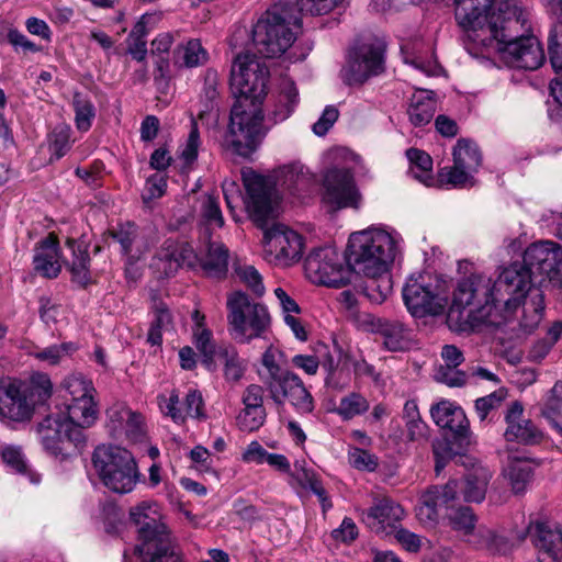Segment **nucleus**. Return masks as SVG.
<instances>
[{"mask_svg": "<svg viewBox=\"0 0 562 562\" xmlns=\"http://www.w3.org/2000/svg\"><path fill=\"white\" fill-rule=\"evenodd\" d=\"M516 267L504 268L493 281L484 274H471L459 281L447 319L450 327L463 331L479 325L499 328L520 300L517 290L524 284Z\"/></svg>", "mask_w": 562, "mask_h": 562, "instance_id": "1", "label": "nucleus"}, {"mask_svg": "<svg viewBox=\"0 0 562 562\" xmlns=\"http://www.w3.org/2000/svg\"><path fill=\"white\" fill-rule=\"evenodd\" d=\"M269 68L256 55L236 56L231 69V90L236 99L231 110L226 142L241 157L250 156L263 134L261 103L267 94Z\"/></svg>", "mask_w": 562, "mask_h": 562, "instance_id": "2", "label": "nucleus"}, {"mask_svg": "<svg viewBox=\"0 0 562 562\" xmlns=\"http://www.w3.org/2000/svg\"><path fill=\"white\" fill-rule=\"evenodd\" d=\"M529 29L528 13L518 1L501 0L490 27L485 33L475 34L473 44L501 52L510 67L536 70L544 63L546 56L538 38L526 35Z\"/></svg>", "mask_w": 562, "mask_h": 562, "instance_id": "3", "label": "nucleus"}, {"mask_svg": "<svg viewBox=\"0 0 562 562\" xmlns=\"http://www.w3.org/2000/svg\"><path fill=\"white\" fill-rule=\"evenodd\" d=\"M241 178L247 192L246 207L250 218L263 231L262 243L270 260L288 266L301 259L304 248L303 237L280 223L268 226V221L277 215V211H274L273 190L267 184L265 178L251 168L243 169Z\"/></svg>", "mask_w": 562, "mask_h": 562, "instance_id": "4", "label": "nucleus"}, {"mask_svg": "<svg viewBox=\"0 0 562 562\" xmlns=\"http://www.w3.org/2000/svg\"><path fill=\"white\" fill-rule=\"evenodd\" d=\"M490 474L485 469H474L461 480H449L445 485H432L419 497L416 515L420 522L432 525L439 508L453 509L461 502L481 503L485 498Z\"/></svg>", "mask_w": 562, "mask_h": 562, "instance_id": "5", "label": "nucleus"}, {"mask_svg": "<svg viewBox=\"0 0 562 562\" xmlns=\"http://www.w3.org/2000/svg\"><path fill=\"white\" fill-rule=\"evenodd\" d=\"M302 21L290 1L271 5L252 27V42L265 58L282 56L294 43Z\"/></svg>", "mask_w": 562, "mask_h": 562, "instance_id": "6", "label": "nucleus"}, {"mask_svg": "<svg viewBox=\"0 0 562 562\" xmlns=\"http://www.w3.org/2000/svg\"><path fill=\"white\" fill-rule=\"evenodd\" d=\"M130 517L138 527L140 543L135 552L142 562H180V553L167 526L161 521L158 505L142 502L131 508Z\"/></svg>", "mask_w": 562, "mask_h": 562, "instance_id": "7", "label": "nucleus"}, {"mask_svg": "<svg viewBox=\"0 0 562 562\" xmlns=\"http://www.w3.org/2000/svg\"><path fill=\"white\" fill-rule=\"evenodd\" d=\"M430 415L437 426L447 429L445 437L432 443L435 471L439 474L450 460L464 454L472 434L464 411L450 401L442 400L432 405Z\"/></svg>", "mask_w": 562, "mask_h": 562, "instance_id": "8", "label": "nucleus"}, {"mask_svg": "<svg viewBox=\"0 0 562 562\" xmlns=\"http://www.w3.org/2000/svg\"><path fill=\"white\" fill-rule=\"evenodd\" d=\"M397 254L394 237L382 229L352 233L345 255L353 274L379 273L387 270Z\"/></svg>", "mask_w": 562, "mask_h": 562, "instance_id": "9", "label": "nucleus"}, {"mask_svg": "<svg viewBox=\"0 0 562 562\" xmlns=\"http://www.w3.org/2000/svg\"><path fill=\"white\" fill-rule=\"evenodd\" d=\"M509 267H516L525 279L521 289L517 290L521 301L531 285L562 281V248L549 240L533 243L525 250L522 263L515 262Z\"/></svg>", "mask_w": 562, "mask_h": 562, "instance_id": "10", "label": "nucleus"}, {"mask_svg": "<svg viewBox=\"0 0 562 562\" xmlns=\"http://www.w3.org/2000/svg\"><path fill=\"white\" fill-rule=\"evenodd\" d=\"M92 464L104 486L114 493L132 492L140 476L133 454L119 446H98Z\"/></svg>", "mask_w": 562, "mask_h": 562, "instance_id": "11", "label": "nucleus"}, {"mask_svg": "<svg viewBox=\"0 0 562 562\" xmlns=\"http://www.w3.org/2000/svg\"><path fill=\"white\" fill-rule=\"evenodd\" d=\"M226 307L228 330L239 342L249 344L255 338H261L270 327L268 308L241 291L228 294Z\"/></svg>", "mask_w": 562, "mask_h": 562, "instance_id": "12", "label": "nucleus"}, {"mask_svg": "<svg viewBox=\"0 0 562 562\" xmlns=\"http://www.w3.org/2000/svg\"><path fill=\"white\" fill-rule=\"evenodd\" d=\"M36 432L44 451L60 461L78 456L87 441L85 431L67 424L61 413L47 415L38 423Z\"/></svg>", "mask_w": 562, "mask_h": 562, "instance_id": "13", "label": "nucleus"}, {"mask_svg": "<svg viewBox=\"0 0 562 562\" xmlns=\"http://www.w3.org/2000/svg\"><path fill=\"white\" fill-rule=\"evenodd\" d=\"M385 45L378 38H368L350 48L341 78L348 86H361L384 71Z\"/></svg>", "mask_w": 562, "mask_h": 562, "instance_id": "14", "label": "nucleus"}, {"mask_svg": "<svg viewBox=\"0 0 562 562\" xmlns=\"http://www.w3.org/2000/svg\"><path fill=\"white\" fill-rule=\"evenodd\" d=\"M306 277L317 284L342 288L350 283L353 276L351 267L344 266L336 248L325 246L314 249L305 259Z\"/></svg>", "mask_w": 562, "mask_h": 562, "instance_id": "15", "label": "nucleus"}, {"mask_svg": "<svg viewBox=\"0 0 562 562\" xmlns=\"http://www.w3.org/2000/svg\"><path fill=\"white\" fill-rule=\"evenodd\" d=\"M452 156L453 166L440 169V180L456 188L473 187L474 173L482 165V154L476 143L469 138L458 139Z\"/></svg>", "mask_w": 562, "mask_h": 562, "instance_id": "16", "label": "nucleus"}, {"mask_svg": "<svg viewBox=\"0 0 562 562\" xmlns=\"http://www.w3.org/2000/svg\"><path fill=\"white\" fill-rule=\"evenodd\" d=\"M263 385L276 405L281 406L288 400L300 414L313 412L314 398L296 373L286 370Z\"/></svg>", "mask_w": 562, "mask_h": 562, "instance_id": "17", "label": "nucleus"}, {"mask_svg": "<svg viewBox=\"0 0 562 562\" xmlns=\"http://www.w3.org/2000/svg\"><path fill=\"white\" fill-rule=\"evenodd\" d=\"M402 295L408 312L415 317L437 315L443 308L437 285L426 282L423 274L411 276L403 286Z\"/></svg>", "mask_w": 562, "mask_h": 562, "instance_id": "18", "label": "nucleus"}, {"mask_svg": "<svg viewBox=\"0 0 562 562\" xmlns=\"http://www.w3.org/2000/svg\"><path fill=\"white\" fill-rule=\"evenodd\" d=\"M359 194L352 175L346 168H330L324 176L323 203L330 210L357 207Z\"/></svg>", "mask_w": 562, "mask_h": 562, "instance_id": "19", "label": "nucleus"}, {"mask_svg": "<svg viewBox=\"0 0 562 562\" xmlns=\"http://www.w3.org/2000/svg\"><path fill=\"white\" fill-rule=\"evenodd\" d=\"M263 178V176H261ZM267 184L273 190L274 211L278 206V189L293 196H301L315 184L314 175L301 162L284 165L274 171L273 179L265 177Z\"/></svg>", "mask_w": 562, "mask_h": 562, "instance_id": "20", "label": "nucleus"}, {"mask_svg": "<svg viewBox=\"0 0 562 562\" xmlns=\"http://www.w3.org/2000/svg\"><path fill=\"white\" fill-rule=\"evenodd\" d=\"M494 0H456L454 16L460 27L473 43L474 35L484 33L490 27L492 18L498 12L496 9L488 13Z\"/></svg>", "mask_w": 562, "mask_h": 562, "instance_id": "21", "label": "nucleus"}, {"mask_svg": "<svg viewBox=\"0 0 562 562\" xmlns=\"http://www.w3.org/2000/svg\"><path fill=\"white\" fill-rule=\"evenodd\" d=\"M196 256L189 243L166 239L156 251L151 268L160 277H171L182 267H192Z\"/></svg>", "mask_w": 562, "mask_h": 562, "instance_id": "22", "label": "nucleus"}, {"mask_svg": "<svg viewBox=\"0 0 562 562\" xmlns=\"http://www.w3.org/2000/svg\"><path fill=\"white\" fill-rule=\"evenodd\" d=\"M504 419L506 423L504 438L507 442L535 446L542 441L543 432L531 419L524 416V405L519 401L510 403Z\"/></svg>", "mask_w": 562, "mask_h": 562, "instance_id": "23", "label": "nucleus"}, {"mask_svg": "<svg viewBox=\"0 0 562 562\" xmlns=\"http://www.w3.org/2000/svg\"><path fill=\"white\" fill-rule=\"evenodd\" d=\"M108 428L114 438L125 437L128 441L139 442L145 438L143 416L123 404L113 405L106 412Z\"/></svg>", "mask_w": 562, "mask_h": 562, "instance_id": "24", "label": "nucleus"}, {"mask_svg": "<svg viewBox=\"0 0 562 562\" xmlns=\"http://www.w3.org/2000/svg\"><path fill=\"white\" fill-rule=\"evenodd\" d=\"M526 532L540 555L561 562L562 530L559 527L548 521L530 520Z\"/></svg>", "mask_w": 562, "mask_h": 562, "instance_id": "25", "label": "nucleus"}, {"mask_svg": "<svg viewBox=\"0 0 562 562\" xmlns=\"http://www.w3.org/2000/svg\"><path fill=\"white\" fill-rule=\"evenodd\" d=\"M403 517L404 509L402 506L389 497L376 499L363 513V520L375 533H392L401 525Z\"/></svg>", "mask_w": 562, "mask_h": 562, "instance_id": "26", "label": "nucleus"}, {"mask_svg": "<svg viewBox=\"0 0 562 562\" xmlns=\"http://www.w3.org/2000/svg\"><path fill=\"white\" fill-rule=\"evenodd\" d=\"M299 101V90L294 81L289 78L282 79L279 85V92L274 97L272 104L269 106L267 116H263V134L261 135L260 140L270 125L285 121L294 112Z\"/></svg>", "mask_w": 562, "mask_h": 562, "instance_id": "27", "label": "nucleus"}, {"mask_svg": "<svg viewBox=\"0 0 562 562\" xmlns=\"http://www.w3.org/2000/svg\"><path fill=\"white\" fill-rule=\"evenodd\" d=\"M59 241L56 235L48 234L34 248L33 268L44 278L55 279L61 271Z\"/></svg>", "mask_w": 562, "mask_h": 562, "instance_id": "28", "label": "nucleus"}, {"mask_svg": "<svg viewBox=\"0 0 562 562\" xmlns=\"http://www.w3.org/2000/svg\"><path fill=\"white\" fill-rule=\"evenodd\" d=\"M33 404L29 402L25 391L10 383L0 394V418L12 422H26L33 415Z\"/></svg>", "mask_w": 562, "mask_h": 562, "instance_id": "29", "label": "nucleus"}, {"mask_svg": "<svg viewBox=\"0 0 562 562\" xmlns=\"http://www.w3.org/2000/svg\"><path fill=\"white\" fill-rule=\"evenodd\" d=\"M374 331L383 339V346L390 351H402L407 348L408 329L400 321L378 318L373 323Z\"/></svg>", "mask_w": 562, "mask_h": 562, "instance_id": "30", "label": "nucleus"}, {"mask_svg": "<svg viewBox=\"0 0 562 562\" xmlns=\"http://www.w3.org/2000/svg\"><path fill=\"white\" fill-rule=\"evenodd\" d=\"M60 413L67 424H71L74 427H78L83 431L85 428L90 427L97 420L98 405L94 401V396L85 397L82 400L71 401L67 404L66 411Z\"/></svg>", "mask_w": 562, "mask_h": 562, "instance_id": "31", "label": "nucleus"}, {"mask_svg": "<svg viewBox=\"0 0 562 562\" xmlns=\"http://www.w3.org/2000/svg\"><path fill=\"white\" fill-rule=\"evenodd\" d=\"M66 244L72 252V260L69 265L71 279L80 286L86 288L91 282L88 246L83 241L71 238L67 239Z\"/></svg>", "mask_w": 562, "mask_h": 562, "instance_id": "32", "label": "nucleus"}, {"mask_svg": "<svg viewBox=\"0 0 562 562\" xmlns=\"http://www.w3.org/2000/svg\"><path fill=\"white\" fill-rule=\"evenodd\" d=\"M229 252L225 245L221 243H210L207 252L201 261L205 274L214 279H223L228 271Z\"/></svg>", "mask_w": 562, "mask_h": 562, "instance_id": "33", "label": "nucleus"}, {"mask_svg": "<svg viewBox=\"0 0 562 562\" xmlns=\"http://www.w3.org/2000/svg\"><path fill=\"white\" fill-rule=\"evenodd\" d=\"M504 473L513 492L522 494L532 480L533 465L528 459L509 458Z\"/></svg>", "mask_w": 562, "mask_h": 562, "instance_id": "34", "label": "nucleus"}, {"mask_svg": "<svg viewBox=\"0 0 562 562\" xmlns=\"http://www.w3.org/2000/svg\"><path fill=\"white\" fill-rule=\"evenodd\" d=\"M529 299L524 302V316L519 323L522 334H531L544 314V296L540 289H530Z\"/></svg>", "mask_w": 562, "mask_h": 562, "instance_id": "35", "label": "nucleus"}, {"mask_svg": "<svg viewBox=\"0 0 562 562\" xmlns=\"http://www.w3.org/2000/svg\"><path fill=\"white\" fill-rule=\"evenodd\" d=\"M193 342L201 357L202 364L210 371L216 369V358L220 357V346L213 340V334L210 329L198 326L193 328Z\"/></svg>", "mask_w": 562, "mask_h": 562, "instance_id": "36", "label": "nucleus"}, {"mask_svg": "<svg viewBox=\"0 0 562 562\" xmlns=\"http://www.w3.org/2000/svg\"><path fill=\"white\" fill-rule=\"evenodd\" d=\"M209 54L199 40H190L179 45L173 52V63L178 66L193 68L207 61Z\"/></svg>", "mask_w": 562, "mask_h": 562, "instance_id": "37", "label": "nucleus"}, {"mask_svg": "<svg viewBox=\"0 0 562 562\" xmlns=\"http://www.w3.org/2000/svg\"><path fill=\"white\" fill-rule=\"evenodd\" d=\"M468 542L492 554H506L512 549V543L506 537L483 527H480L473 535V539H468Z\"/></svg>", "mask_w": 562, "mask_h": 562, "instance_id": "38", "label": "nucleus"}, {"mask_svg": "<svg viewBox=\"0 0 562 562\" xmlns=\"http://www.w3.org/2000/svg\"><path fill=\"white\" fill-rule=\"evenodd\" d=\"M217 359L224 366L223 370L226 381L237 382L244 376L247 363L239 357L235 347L231 345H221L220 357Z\"/></svg>", "mask_w": 562, "mask_h": 562, "instance_id": "39", "label": "nucleus"}, {"mask_svg": "<svg viewBox=\"0 0 562 562\" xmlns=\"http://www.w3.org/2000/svg\"><path fill=\"white\" fill-rule=\"evenodd\" d=\"M406 157L411 162L409 173L426 186L432 183V159L424 150L409 148L406 150Z\"/></svg>", "mask_w": 562, "mask_h": 562, "instance_id": "40", "label": "nucleus"}, {"mask_svg": "<svg viewBox=\"0 0 562 562\" xmlns=\"http://www.w3.org/2000/svg\"><path fill=\"white\" fill-rule=\"evenodd\" d=\"M368 278L364 285L367 296L380 304L386 300L392 292V279L389 269L379 273H362Z\"/></svg>", "mask_w": 562, "mask_h": 562, "instance_id": "41", "label": "nucleus"}, {"mask_svg": "<svg viewBox=\"0 0 562 562\" xmlns=\"http://www.w3.org/2000/svg\"><path fill=\"white\" fill-rule=\"evenodd\" d=\"M436 111V102L430 97L414 94L407 110L409 121L415 126L427 125L434 117Z\"/></svg>", "mask_w": 562, "mask_h": 562, "instance_id": "42", "label": "nucleus"}, {"mask_svg": "<svg viewBox=\"0 0 562 562\" xmlns=\"http://www.w3.org/2000/svg\"><path fill=\"white\" fill-rule=\"evenodd\" d=\"M369 408L370 403L361 393L350 392L340 398L339 405L334 412L340 416L342 420H351L367 413Z\"/></svg>", "mask_w": 562, "mask_h": 562, "instance_id": "43", "label": "nucleus"}, {"mask_svg": "<svg viewBox=\"0 0 562 562\" xmlns=\"http://www.w3.org/2000/svg\"><path fill=\"white\" fill-rule=\"evenodd\" d=\"M63 386L71 395V401L82 400L85 397L94 396L95 389L91 382L81 373H74L68 375Z\"/></svg>", "mask_w": 562, "mask_h": 562, "instance_id": "44", "label": "nucleus"}, {"mask_svg": "<svg viewBox=\"0 0 562 562\" xmlns=\"http://www.w3.org/2000/svg\"><path fill=\"white\" fill-rule=\"evenodd\" d=\"M53 392V384L49 376L45 373H35L31 378L29 386V402L33 404L44 403L48 400Z\"/></svg>", "mask_w": 562, "mask_h": 562, "instance_id": "45", "label": "nucleus"}, {"mask_svg": "<svg viewBox=\"0 0 562 562\" xmlns=\"http://www.w3.org/2000/svg\"><path fill=\"white\" fill-rule=\"evenodd\" d=\"M449 520L452 529L469 537V539H473L476 518L472 508L461 506L454 509L453 513L450 514Z\"/></svg>", "mask_w": 562, "mask_h": 562, "instance_id": "46", "label": "nucleus"}, {"mask_svg": "<svg viewBox=\"0 0 562 562\" xmlns=\"http://www.w3.org/2000/svg\"><path fill=\"white\" fill-rule=\"evenodd\" d=\"M200 215L207 226L223 227L224 225V217L217 196L212 194H204L202 196Z\"/></svg>", "mask_w": 562, "mask_h": 562, "instance_id": "47", "label": "nucleus"}, {"mask_svg": "<svg viewBox=\"0 0 562 562\" xmlns=\"http://www.w3.org/2000/svg\"><path fill=\"white\" fill-rule=\"evenodd\" d=\"M74 109L76 126L79 131H88L94 117V106L89 99L81 93L74 95Z\"/></svg>", "mask_w": 562, "mask_h": 562, "instance_id": "48", "label": "nucleus"}, {"mask_svg": "<svg viewBox=\"0 0 562 562\" xmlns=\"http://www.w3.org/2000/svg\"><path fill=\"white\" fill-rule=\"evenodd\" d=\"M267 413L265 407H245L238 414L236 422L240 430H258L266 422Z\"/></svg>", "mask_w": 562, "mask_h": 562, "instance_id": "49", "label": "nucleus"}, {"mask_svg": "<svg viewBox=\"0 0 562 562\" xmlns=\"http://www.w3.org/2000/svg\"><path fill=\"white\" fill-rule=\"evenodd\" d=\"M344 0H296L294 4L297 14L312 16L324 15L333 11Z\"/></svg>", "mask_w": 562, "mask_h": 562, "instance_id": "50", "label": "nucleus"}, {"mask_svg": "<svg viewBox=\"0 0 562 562\" xmlns=\"http://www.w3.org/2000/svg\"><path fill=\"white\" fill-rule=\"evenodd\" d=\"M327 349V347H325ZM319 366L326 371L327 375L325 379V383L327 386L341 390L344 387V383H340L339 375L341 370L339 369V360L328 350H326L321 358L318 359Z\"/></svg>", "mask_w": 562, "mask_h": 562, "instance_id": "51", "label": "nucleus"}, {"mask_svg": "<svg viewBox=\"0 0 562 562\" xmlns=\"http://www.w3.org/2000/svg\"><path fill=\"white\" fill-rule=\"evenodd\" d=\"M1 458L11 470L20 474H29L32 482H38V479H33V475L29 472L27 463L19 447H3L1 450Z\"/></svg>", "mask_w": 562, "mask_h": 562, "instance_id": "52", "label": "nucleus"}, {"mask_svg": "<svg viewBox=\"0 0 562 562\" xmlns=\"http://www.w3.org/2000/svg\"><path fill=\"white\" fill-rule=\"evenodd\" d=\"M76 349H77V347L75 344L63 342L60 345H53L47 348L37 350L34 353V356L36 359L54 366V364L59 363V361L64 357L71 355Z\"/></svg>", "mask_w": 562, "mask_h": 562, "instance_id": "53", "label": "nucleus"}, {"mask_svg": "<svg viewBox=\"0 0 562 562\" xmlns=\"http://www.w3.org/2000/svg\"><path fill=\"white\" fill-rule=\"evenodd\" d=\"M434 378L450 387L463 386L467 383V374L450 364H439L435 369Z\"/></svg>", "mask_w": 562, "mask_h": 562, "instance_id": "54", "label": "nucleus"}, {"mask_svg": "<svg viewBox=\"0 0 562 562\" xmlns=\"http://www.w3.org/2000/svg\"><path fill=\"white\" fill-rule=\"evenodd\" d=\"M70 149V128L56 126L49 135V151L59 159Z\"/></svg>", "mask_w": 562, "mask_h": 562, "instance_id": "55", "label": "nucleus"}, {"mask_svg": "<svg viewBox=\"0 0 562 562\" xmlns=\"http://www.w3.org/2000/svg\"><path fill=\"white\" fill-rule=\"evenodd\" d=\"M200 145L199 126L198 123L192 120L188 138L180 153V158L184 161L187 167H190L196 160Z\"/></svg>", "mask_w": 562, "mask_h": 562, "instance_id": "56", "label": "nucleus"}, {"mask_svg": "<svg viewBox=\"0 0 562 562\" xmlns=\"http://www.w3.org/2000/svg\"><path fill=\"white\" fill-rule=\"evenodd\" d=\"M110 235L120 245L124 255H130L133 244L138 237L137 226L134 223L127 222L121 224L116 229L110 232Z\"/></svg>", "mask_w": 562, "mask_h": 562, "instance_id": "57", "label": "nucleus"}, {"mask_svg": "<svg viewBox=\"0 0 562 562\" xmlns=\"http://www.w3.org/2000/svg\"><path fill=\"white\" fill-rule=\"evenodd\" d=\"M235 272L256 295L261 296L265 293L262 277L254 266H238Z\"/></svg>", "mask_w": 562, "mask_h": 562, "instance_id": "58", "label": "nucleus"}, {"mask_svg": "<svg viewBox=\"0 0 562 562\" xmlns=\"http://www.w3.org/2000/svg\"><path fill=\"white\" fill-rule=\"evenodd\" d=\"M541 415L547 420L562 416V382H557L551 389L541 409Z\"/></svg>", "mask_w": 562, "mask_h": 562, "instance_id": "59", "label": "nucleus"}, {"mask_svg": "<svg viewBox=\"0 0 562 562\" xmlns=\"http://www.w3.org/2000/svg\"><path fill=\"white\" fill-rule=\"evenodd\" d=\"M348 460L351 467L361 471H375L379 465L378 458L369 452L368 450L361 448H352L349 451Z\"/></svg>", "mask_w": 562, "mask_h": 562, "instance_id": "60", "label": "nucleus"}, {"mask_svg": "<svg viewBox=\"0 0 562 562\" xmlns=\"http://www.w3.org/2000/svg\"><path fill=\"white\" fill-rule=\"evenodd\" d=\"M505 398V393L499 390L475 401V411L481 420H484L488 413L501 405Z\"/></svg>", "mask_w": 562, "mask_h": 562, "instance_id": "61", "label": "nucleus"}, {"mask_svg": "<svg viewBox=\"0 0 562 562\" xmlns=\"http://www.w3.org/2000/svg\"><path fill=\"white\" fill-rule=\"evenodd\" d=\"M339 112L336 106L327 105L319 119L313 124L312 130L315 135L324 136L338 120Z\"/></svg>", "mask_w": 562, "mask_h": 562, "instance_id": "62", "label": "nucleus"}, {"mask_svg": "<svg viewBox=\"0 0 562 562\" xmlns=\"http://www.w3.org/2000/svg\"><path fill=\"white\" fill-rule=\"evenodd\" d=\"M167 188V180L161 175H153L147 181L143 193V200L145 202L161 198L165 194Z\"/></svg>", "mask_w": 562, "mask_h": 562, "instance_id": "63", "label": "nucleus"}, {"mask_svg": "<svg viewBox=\"0 0 562 562\" xmlns=\"http://www.w3.org/2000/svg\"><path fill=\"white\" fill-rule=\"evenodd\" d=\"M405 428L409 441L425 442L429 438V428L423 419L405 423Z\"/></svg>", "mask_w": 562, "mask_h": 562, "instance_id": "64", "label": "nucleus"}]
</instances>
